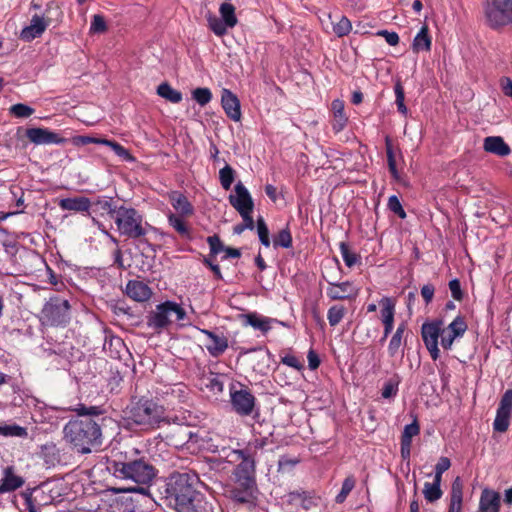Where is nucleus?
I'll return each instance as SVG.
<instances>
[{"label":"nucleus","mask_w":512,"mask_h":512,"mask_svg":"<svg viewBox=\"0 0 512 512\" xmlns=\"http://www.w3.org/2000/svg\"><path fill=\"white\" fill-rule=\"evenodd\" d=\"M105 146H109L117 156L121 157L122 159L126 161H133L134 157L130 154L128 149H126L124 146L119 144L116 141L106 139Z\"/></svg>","instance_id":"54"},{"label":"nucleus","mask_w":512,"mask_h":512,"mask_svg":"<svg viewBox=\"0 0 512 512\" xmlns=\"http://www.w3.org/2000/svg\"><path fill=\"white\" fill-rule=\"evenodd\" d=\"M463 483L460 477H456L451 485L450 503L447 512H462Z\"/></svg>","instance_id":"33"},{"label":"nucleus","mask_w":512,"mask_h":512,"mask_svg":"<svg viewBox=\"0 0 512 512\" xmlns=\"http://www.w3.org/2000/svg\"><path fill=\"white\" fill-rule=\"evenodd\" d=\"M512 416V389H507L502 395L493 422L496 432L504 433L508 430Z\"/></svg>","instance_id":"13"},{"label":"nucleus","mask_w":512,"mask_h":512,"mask_svg":"<svg viewBox=\"0 0 512 512\" xmlns=\"http://www.w3.org/2000/svg\"><path fill=\"white\" fill-rule=\"evenodd\" d=\"M242 319H243V323L245 325H249L256 330L261 331L263 334H266V333H268L269 330H271V328H272L271 324L273 322H276L283 326H286V324L284 322H281V321H278L276 319H272L269 317L261 316L256 312L243 314Z\"/></svg>","instance_id":"24"},{"label":"nucleus","mask_w":512,"mask_h":512,"mask_svg":"<svg viewBox=\"0 0 512 512\" xmlns=\"http://www.w3.org/2000/svg\"><path fill=\"white\" fill-rule=\"evenodd\" d=\"M165 418L167 419V422H162L161 427L171 424H177V425H189V421L187 419V416L185 415V412H181L180 414H167V411L165 410Z\"/></svg>","instance_id":"59"},{"label":"nucleus","mask_w":512,"mask_h":512,"mask_svg":"<svg viewBox=\"0 0 512 512\" xmlns=\"http://www.w3.org/2000/svg\"><path fill=\"white\" fill-rule=\"evenodd\" d=\"M323 278L328 283V287L326 288V295L330 300L336 301L353 299L358 294V290L350 281L333 282L326 279L324 276Z\"/></svg>","instance_id":"17"},{"label":"nucleus","mask_w":512,"mask_h":512,"mask_svg":"<svg viewBox=\"0 0 512 512\" xmlns=\"http://www.w3.org/2000/svg\"><path fill=\"white\" fill-rule=\"evenodd\" d=\"M108 469L118 478L131 479L139 484H149L156 475L155 468L143 459L128 462L112 460Z\"/></svg>","instance_id":"6"},{"label":"nucleus","mask_w":512,"mask_h":512,"mask_svg":"<svg viewBox=\"0 0 512 512\" xmlns=\"http://www.w3.org/2000/svg\"><path fill=\"white\" fill-rule=\"evenodd\" d=\"M207 243L210 248V253L208 255L210 257H216L219 253L224 252L226 248L217 234L209 236L207 238Z\"/></svg>","instance_id":"56"},{"label":"nucleus","mask_w":512,"mask_h":512,"mask_svg":"<svg viewBox=\"0 0 512 512\" xmlns=\"http://www.w3.org/2000/svg\"><path fill=\"white\" fill-rule=\"evenodd\" d=\"M394 93H395V103L397 105V110L402 115H407L408 108L405 105V92L404 87L400 80L396 81L394 85Z\"/></svg>","instance_id":"46"},{"label":"nucleus","mask_w":512,"mask_h":512,"mask_svg":"<svg viewBox=\"0 0 512 512\" xmlns=\"http://www.w3.org/2000/svg\"><path fill=\"white\" fill-rule=\"evenodd\" d=\"M235 177L236 171L228 164L219 171V182L224 190H230Z\"/></svg>","instance_id":"43"},{"label":"nucleus","mask_w":512,"mask_h":512,"mask_svg":"<svg viewBox=\"0 0 512 512\" xmlns=\"http://www.w3.org/2000/svg\"><path fill=\"white\" fill-rule=\"evenodd\" d=\"M423 495L427 502L433 503L439 500L443 492L441 490V480L435 479L432 483L425 482L423 488Z\"/></svg>","instance_id":"38"},{"label":"nucleus","mask_w":512,"mask_h":512,"mask_svg":"<svg viewBox=\"0 0 512 512\" xmlns=\"http://www.w3.org/2000/svg\"><path fill=\"white\" fill-rule=\"evenodd\" d=\"M331 109L333 112V121L331 123L332 130L335 133H339L348 123V117L344 112V102L340 99L333 100L331 103Z\"/></svg>","instance_id":"32"},{"label":"nucleus","mask_w":512,"mask_h":512,"mask_svg":"<svg viewBox=\"0 0 512 512\" xmlns=\"http://www.w3.org/2000/svg\"><path fill=\"white\" fill-rule=\"evenodd\" d=\"M232 455L235 456V461H240L233 472L235 484H256L255 458L251 447L233 450Z\"/></svg>","instance_id":"9"},{"label":"nucleus","mask_w":512,"mask_h":512,"mask_svg":"<svg viewBox=\"0 0 512 512\" xmlns=\"http://www.w3.org/2000/svg\"><path fill=\"white\" fill-rule=\"evenodd\" d=\"M76 416L63 426V440L72 451L85 455L98 450L103 443L102 427L112 420L104 405L77 404L72 409Z\"/></svg>","instance_id":"1"},{"label":"nucleus","mask_w":512,"mask_h":512,"mask_svg":"<svg viewBox=\"0 0 512 512\" xmlns=\"http://www.w3.org/2000/svg\"><path fill=\"white\" fill-rule=\"evenodd\" d=\"M221 105L228 118L237 122L241 119V107L238 97L229 89L224 88L221 94Z\"/></svg>","instance_id":"22"},{"label":"nucleus","mask_w":512,"mask_h":512,"mask_svg":"<svg viewBox=\"0 0 512 512\" xmlns=\"http://www.w3.org/2000/svg\"><path fill=\"white\" fill-rule=\"evenodd\" d=\"M299 462H300V459L297 457H290L288 455H282V456H280V458L278 460V471L281 473L289 472Z\"/></svg>","instance_id":"55"},{"label":"nucleus","mask_w":512,"mask_h":512,"mask_svg":"<svg viewBox=\"0 0 512 512\" xmlns=\"http://www.w3.org/2000/svg\"><path fill=\"white\" fill-rule=\"evenodd\" d=\"M118 207L112 197L101 196L91 202V209L94 213L114 218L118 212Z\"/></svg>","instance_id":"30"},{"label":"nucleus","mask_w":512,"mask_h":512,"mask_svg":"<svg viewBox=\"0 0 512 512\" xmlns=\"http://www.w3.org/2000/svg\"><path fill=\"white\" fill-rule=\"evenodd\" d=\"M157 94L171 103H179L182 101V93L172 88L167 82L161 83L157 87Z\"/></svg>","instance_id":"40"},{"label":"nucleus","mask_w":512,"mask_h":512,"mask_svg":"<svg viewBox=\"0 0 512 512\" xmlns=\"http://www.w3.org/2000/svg\"><path fill=\"white\" fill-rule=\"evenodd\" d=\"M167 304H169V300L158 304L155 311L149 313L146 322L149 328L160 331L172 322V314L170 312V307Z\"/></svg>","instance_id":"19"},{"label":"nucleus","mask_w":512,"mask_h":512,"mask_svg":"<svg viewBox=\"0 0 512 512\" xmlns=\"http://www.w3.org/2000/svg\"><path fill=\"white\" fill-rule=\"evenodd\" d=\"M431 46L432 38L429 35V28L424 24L414 37L411 47L414 53H419L420 51L429 52Z\"/></svg>","instance_id":"34"},{"label":"nucleus","mask_w":512,"mask_h":512,"mask_svg":"<svg viewBox=\"0 0 512 512\" xmlns=\"http://www.w3.org/2000/svg\"><path fill=\"white\" fill-rule=\"evenodd\" d=\"M257 233L259 237V241L265 247H269L271 242L269 238V229L268 226L262 216L258 217L256 221Z\"/></svg>","instance_id":"52"},{"label":"nucleus","mask_w":512,"mask_h":512,"mask_svg":"<svg viewBox=\"0 0 512 512\" xmlns=\"http://www.w3.org/2000/svg\"><path fill=\"white\" fill-rule=\"evenodd\" d=\"M379 304L381 305V319L384 326L383 337L381 342H384L391 334L394 325L395 315V302L390 297H383Z\"/></svg>","instance_id":"21"},{"label":"nucleus","mask_w":512,"mask_h":512,"mask_svg":"<svg viewBox=\"0 0 512 512\" xmlns=\"http://www.w3.org/2000/svg\"><path fill=\"white\" fill-rule=\"evenodd\" d=\"M169 201L172 207L177 211V215L191 216L194 213V207L188 198L180 191H171Z\"/></svg>","instance_id":"28"},{"label":"nucleus","mask_w":512,"mask_h":512,"mask_svg":"<svg viewBox=\"0 0 512 512\" xmlns=\"http://www.w3.org/2000/svg\"><path fill=\"white\" fill-rule=\"evenodd\" d=\"M401 382L400 377L395 374L393 377L389 378L382 387L381 396L384 399H391L396 397L399 391V384Z\"/></svg>","instance_id":"42"},{"label":"nucleus","mask_w":512,"mask_h":512,"mask_svg":"<svg viewBox=\"0 0 512 512\" xmlns=\"http://www.w3.org/2000/svg\"><path fill=\"white\" fill-rule=\"evenodd\" d=\"M70 142L75 147H81V146H85V145H89V144L104 145L106 143V139L89 136V135H76L70 139Z\"/></svg>","instance_id":"49"},{"label":"nucleus","mask_w":512,"mask_h":512,"mask_svg":"<svg viewBox=\"0 0 512 512\" xmlns=\"http://www.w3.org/2000/svg\"><path fill=\"white\" fill-rule=\"evenodd\" d=\"M184 216L170 213L168 215V223L173 227L181 237L185 239H192L191 230L185 221L182 219Z\"/></svg>","instance_id":"39"},{"label":"nucleus","mask_w":512,"mask_h":512,"mask_svg":"<svg viewBox=\"0 0 512 512\" xmlns=\"http://www.w3.org/2000/svg\"><path fill=\"white\" fill-rule=\"evenodd\" d=\"M339 248L343 261L347 267L351 268L360 261V256L352 252L346 242H341L339 244Z\"/></svg>","instance_id":"47"},{"label":"nucleus","mask_w":512,"mask_h":512,"mask_svg":"<svg viewBox=\"0 0 512 512\" xmlns=\"http://www.w3.org/2000/svg\"><path fill=\"white\" fill-rule=\"evenodd\" d=\"M500 508V493L489 487H484L479 498L478 512H499Z\"/></svg>","instance_id":"20"},{"label":"nucleus","mask_w":512,"mask_h":512,"mask_svg":"<svg viewBox=\"0 0 512 512\" xmlns=\"http://www.w3.org/2000/svg\"><path fill=\"white\" fill-rule=\"evenodd\" d=\"M483 148L486 152L505 157L511 153L509 145L501 136H488L484 139Z\"/></svg>","instance_id":"29"},{"label":"nucleus","mask_w":512,"mask_h":512,"mask_svg":"<svg viewBox=\"0 0 512 512\" xmlns=\"http://www.w3.org/2000/svg\"><path fill=\"white\" fill-rule=\"evenodd\" d=\"M241 387L236 389V385L230 386V403L233 411L240 416H250L256 407V398L249 388L238 383Z\"/></svg>","instance_id":"12"},{"label":"nucleus","mask_w":512,"mask_h":512,"mask_svg":"<svg viewBox=\"0 0 512 512\" xmlns=\"http://www.w3.org/2000/svg\"><path fill=\"white\" fill-rule=\"evenodd\" d=\"M25 136L34 145H63L69 141L60 134L42 127L27 128Z\"/></svg>","instance_id":"14"},{"label":"nucleus","mask_w":512,"mask_h":512,"mask_svg":"<svg viewBox=\"0 0 512 512\" xmlns=\"http://www.w3.org/2000/svg\"><path fill=\"white\" fill-rule=\"evenodd\" d=\"M292 242H293V239H292V235H291V232H290V229L288 226L286 228L280 230L278 232V234L273 239V245L275 248H277V247H282L285 249L291 248Z\"/></svg>","instance_id":"45"},{"label":"nucleus","mask_w":512,"mask_h":512,"mask_svg":"<svg viewBox=\"0 0 512 512\" xmlns=\"http://www.w3.org/2000/svg\"><path fill=\"white\" fill-rule=\"evenodd\" d=\"M235 195L230 194L228 197L231 206L240 214L245 212H253L254 202L248 189L239 181L235 185Z\"/></svg>","instance_id":"16"},{"label":"nucleus","mask_w":512,"mask_h":512,"mask_svg":"<svg viewBox=\"0 0 512 512\" xmlns=\"http://www.w3.org/2000/svg\"><path fill=\"white\" fill-rule=\"evenodd\" d=\"M113 219L120 235L138 240L141 244L151 247L146 236L149 232H158V229L145 222L143 216L135 208L120 205Z\"/></svg>","instance_id":"4"},{"label":"nucleus","mask_w":512,"mask_h":512,"mask_svg":"<svg viewBox=\"0 0 512 512\" xmlns=\"http://www.w3.org/2000/svg\"><path fill=\"white\" fill-rule=\"evenodd\" d=\"M388 209L395 213L399 218L405 219L406 218V212L404 208L402 207V204L399 200V198L396 195H392L388 199L387 203Z\"/></svg>","instance_id":"58"},{"label":"nucleus","mask_w":512,"mask_h":512,"mask_svg":"<svg viewBox=\"0 0 512 512\" xmlns=\"http://www.w3.org/2000/svg\"><path fill=\"white\" fill-rule=\"evenodd\" d=\"M449 289L454 300L462 301L464 298V292L461 288L459 279L455 278L449 282Z\"/></svg>","instance_id":"63"},{"label":"nucleus","mask_w":512,"mask_h":512,"mask_svg":"<svg viewBox=\"0 0 512 512\" xmlns=\"http://www.w3.org/2000/svg\"><path fill=\"white\" fill-rule=\"evenodd\" d=\"M192 98L200 106L207 105L212 99V92L209 88L199 87L192 91Z\"/></svg>","instance_id":"53"},{"label":"nucleus","mask_w":512,"mask_h":512,"mask_svg":"<svg viewBox=\"0 0 512 512\" xmlns=\"http://www.w3.org/2000/svg\"><path fill=\"white\" fill-rule=\"evenodd\" d=\"M346 314V308L343 305H333L328 309L327 319L330 326L338 325Z\"/></svg>","instance_id":"48"},{"label":"nucleus","mask_w":512,"mask_h":512,"mask_svg":"<svg viewBox=\"0 0 512 512\" xmlns=\"http://www.w3.org/2000/svg\"><path fill=\"white\" fill-rule=\"evenodd\" d=\"M351 29H352L351 22L345 16H342L340 18V20L333 26V32L338 37H344V36L348 35L350 33Z\"/></svg>","instance_id":"57"},{"label":"nucleus","mask_w":512,"mask_h":512,"mask_svg":"<svg viewBox=\"0 0 512 512\" xmlns=\"http://www.w3.org/2000/svg\"><path fill=\"white\" fill-rule=\"evenodd\" d=\"M168 305L170 307L171 314L175 315L176 321L183 322L186 319V316H187L186 311L180 304H178L174 301H169Z\"/></svg>","instance_id":"64"},{"label":"nucleus","mask_w":512,"mask_h":512,"mask_svg":"<svg viewBox=\"0 0 512 512\" xmlns=\"http://www.w3.org/2000/svg\"><path fill=\"white\" fill-rule=\"evenodd\" d=\"M71 316L70 301L59 294L51 295L37 315L40 331L44 333L47 328H65L69 325Z\"/></svg>","instance_id":"5"},{"label":"nucleus","mask_w":512,"mask_h":512,"mask_svg":"<svg viewBox=\"0 0 512 512\" xmlns=\"http://www.w3.org/2000/svg\"><path fill=\"white\" fill-rule=\"evenodd\" d=\"M126 428L148 432L161 428L165 418V407L152 397L143 395L131 397L123 410Z\"/></svg>","instance_id":"3"},{"label":"nucleus","mask_w":512,"mask_h":512,"mask_svg":"<svg viewBox=\"0 0 512 512\" xmlns=\"http://www.w3.org/2000/svg\"><path fill=\"white\" fill-rule=\"evenodd\" d=\"M58 205L62 210L88 212L91 208V201L84 196L69 197L60 199Z\"/></svg>","instance_id":"31"},{"label":"nucleus","mask_w":512,"mask_h":512,"mask_svg":"<svg viewBox=\"0 0 512 512\" xmlns=\"http://www.w3.org/2000/svg\"><path fill=\"white\" fill-rule=\"evenodd\" d=\"M206 387L213 393H221L224 389V383L218 375H212L208 378Z\"/></svg>","instance_id":"61"},{"label":"nucleus","mask_w":512,"mask_h":512,"mask_svg":"<svg viewBox=\"0 0 512 512\" xmlns=\"http://www.w3.org/2000/svg\"><path fill=\"white\" fill-rule=\"evenodd\" d=\"M9 112L16 118H28L34 114L35 109L24 103H17L9 108Z\"/></svg>","instance_id":"51"},{"label":"nucleus","mask_w":512,"mask_h":512,"mask_svg":"<svg viewBox=\"0 0 512 512\" xmlns=\"http://www.w3.org/2000/svg\"><path fill=\"white\" fill-rule=\"evenodd\" d=\"M255 488L256 484H250L249 486H246L245 484H235V486L230 490V497L237 503H249Z\"/></svg>","instance_id":"35"},{"label":"nucleus","mask_w":512,"mask_h":512,"mask_svg":"<svg viewBox=\"0 0 512 512\" xmlns=\"http://www.w3.org/2000/svg\"><path fill=\"white\" fill-rule=\"evenodd\" d=\"M125 293L134 301L144 302L150 299L152 290L142 281L129 280L126 284Z\"/></svg>","instance_id":"25"},{"label":"nucleus","mask_w":512,"mask_h":512,"mask_svg":"<svg viewBox=\"0 0 512 512\" xmlns=\"http://www.w3.org/2000/svg\"><path fill=\"white\" fill-rule=\"evenodd\" d=\"M0 435L4 437L26 438L28 436V431L25 427H22L15 423H0Z\"/></svg>","instance_id":"41"},{"label":"nucleus","mask_w":512,"mask_h":512,"mask_svg":"<svg viewBox=\"0 0 512 512\" xmlns=\"http://www.w3.org/2000/svg\"><path fill=\"white\" fill-rule=\"evenodd\" d=\"M420 433V425L418 423L417 417L414 416L413 422L406 425L401 434L400 441L412 443L413 437L417 436Z\"/></svg>","instance_id":"50"},{"label":"nucleus","mask_w":512,"mask_h":512,"mask_svg":"<svg viewBox=\"0 0 512 512\" xmlns=\"http://www.w3.org/2000/svg\"><path fill=\"white\" fill-rule=\"evenodd\" d=\"M385 150L387 156L388 169L393 179L397 182L401 181L400 174L398 172L395 160V154L393 150L392 140L389 136L385 137Z\"/></svg>","instance_id":"37"},{"label":"nucleus","mask_w":512,"mask_h":512,"mask_svg":"<svg viewBox=\"0 0 512 512\" xmlns=\"http://www.w3.org/2000/svg\"><path fill=\"white\" fill-rule=\"evenodd\" d=\"M288 503L300 505L304 510H309L317 505V497L313 491L296 490L288 493Z\"/></svg>","instance_id":"27"},{"label":"nucleus","mask_w":512,"mask_h":512,"mask_svg":"<svg viewBox=\"0 0 512 512\" xmlns=\"http://www.w3.org/2000/svg\"><path fill=\"white\" fill-rule=\"evenodd\" d=\"M50 13L55 16V20H58V18L62 15L60 7L54 1H51L47 4L43 16L34 15L32 17L30 25L24 27L21 30L20 39L25 42H30L36 38H39L53 20L52 15L49 16Z\"/></svg>","instance_id":"8"},{"label":"nucleus","mask_w":512,"mask_h":512,"mask_svg":"<svg viewBox=\"0 0 512 512\" xmlns=\"http://www.w3.org/2000/svg\"><path fill=\"white\" fill-rule=\"evenodd\" d=\"M484 12L490 28L512 26V0H486Z\"/></svg>","instance_id":"7"},{"label":"nucleus","mask_w":512,"mask_h":512,"mask_svg":"<svg viewBox=\"0 0 512 512\" xmlns=\"http://www.w3.org/2000/svg\"><path fill=\"white\" fill-rule=\"evenodd\" d=\"M203 485L194 471L173 472L165 480L161 494L175 512H208Z\"/></svg>","instance_id":"2"},{"label":"nucleus","mask_w":512,"mask_h":512,"mask_svg":"<svg viewBox=\"0 0 512 512\" xmlns=\"http://www.w3.org/2000/svg\"><path fill=\"white\" fill-rule=\"evenodd\" d=\"M356 484V479L353 475L347 476L343 483L340 492L335 497V502L337 504H342L345 502L347 496L354 489Z\"/></svg>","instance_id":"44"},{"label":"nucleus","mask_w":512,"mask_h":512,"mask_svg":"<svg viewBox=\"0 0 512 512\" xmlns=\"http://www.w3.org/2000/svg\"><path fill=\"white\" fill-rule=\"evenodd\" d=\"M444 320L442 318H435L431 321H426L421 326V337L427 348L431 358L436 361L440 357V350L438 347V340L441 339L443 332Z\"/></svg>","instance_id":"11"},{"label":"nucleus","mask_w":512,"mask_h":512,"mask_svg":"<svg viewBox=\"0 0 512 512\" xmlns=\"http://www.w3.org/2000/svg\"><path fill=\"white\" fill-rule=\"evenodd\" d=\"M451 466V461L448 457L442 456L439 458L437 464L435 465V473L434 478L442 481V475L446 472Z\"/></svg>","instance_id":"60"},{"label":"nucleus","mask_w":512,"mask_h":512,"mask_svg":"<svg viewBox=\"0 0 512 512\" xmlns=\"http://www.w3.org/2000/svg\"><path fill=\"white\" fill-rule=\"evenodd\" d=\"M406 330L407 324L405 322H401L392 335L388 344V354L390 357L396 356L400 347L403 345V336ZM405 343L406 341H404V344Z\"/></svg>","instance_id":"36"},{"label":"nucleus","mask_w":512,"mask_h":512,"mask_svg":"<svg viewBox=\"0 0 512 512\" xmlns=\"http://www.w3.org/2000/svg\"><path fill=\"white\" fill-rule=\"evenodd\" d=\"M156 393L164 397L170 404H187L191 398L190 389L183 383L164 385Z\"/></svg>","instance_id":"18"},{"label":"nucleus","mask_w":512,"mask_h":512,"mask_svg":"<svg viewBox=\"0 0 512 512\" xmlns=\"http://www.w3.org/2000/svg\"><path fill=\"white\" fill-rule=\"evenodd\" d=\"M467 328L468 325L465 318L462 315L456 316L446 328L443 327L440 341L442 348L450 350L454 340L461 338L467 331Z\"/></svg>","instance_id":"15"},{"label":"nucleus","mask_w":512,"mask_h":512,"mask_svg":"<svg viewBox=\"0 0 512 512\" xmlns=\"http://www.w3.org/2000/svg\"><path fill=\"white\" fill-rule=\"evenodd\" d=\"M235 10L236 8L233 4L228 2L222 3L219 7V18L211 13L208 14L207 22L209 29L218 37L227 34V30L234 28L238 23Z\"/></svg>","instance_id":"10"},{"label":"nucleus","mask_w":512,"mask_h":512,"mask_svg":"<svg viewBox=\"0 0 512 512\" xmlns=\"http://www.w3.org/2000/svg\"><path fill=\"white\" fill-rule=\"evenodd\" d=\"M25 483L22 476L15 473L13 466H6L0 480V494L10 493L21 488Z\"/></svg>","instance_id":"23"},{"label":"nucleus","mask_w":512,"mask_h":512,"mask_svg":"<svg viewBox=\"0 0 512 512\" xmlns=\"http://www.w3.org/2000/svg\"><path fill=\"white\" fill-rule=\"evenodd\" d=\"M107 30L105 19L101 15H94L91 21L90 31L94 33H103Z\"/></svg>","instance_id":"62"},{"label":"nucleus","mask_w":512,"mask_h":512,"mask_svg":"<svg viewBox=\"0 0 512 512\" xmlns=\"http://www.w3.org/2000/svg\"><path fill=\"white\" fill-rule=\"evenodd\" d=\"M201 332L210 340V343L206 344L205 347L212 357L217 358L226 351L228 348V339L224 335H218L207 329H202Z\"/></svg>","instance_id":"26"}]
</instances>
